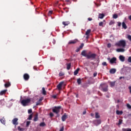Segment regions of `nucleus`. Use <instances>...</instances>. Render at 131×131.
Listing matches in <instances>:
<instances>
[{"label":"nucleus","mask_w":131,"mask_h":131,"mask_svg":"<svg viewBox=\"0 0 131 131\" xmlns=\"http://www.w3.org/2000/svg\"><path fill=\"white\" fill-rule=\"evenodd\" d=\"M95 117L96 118H100V115H99V113H96Z\"/></svg>","instance_id":"obj_33"},{"label":"nucleus","mask_w":131,"mask_h":131,"mask_svg":"<svg viewBox=\"0 0 131 131\" xmlns=\"http://www.w3.org/2000/svg\"><path fill=\"white\" fill-rule=\"evenodd\" d=\"M84 46V44L83 43H82L81 45H80V46H79V48H80V49H82L83 48V46Z\"/></svg>","instance_id":"obj_37"},{"label":"nucleus","mask_w":131,"mask_h":131,"mask_svg":"<svg viewBox=\"0 0 131 131\" xmlns=\"http://www.w3.org/2000/svg\"><path fill=\"white\" fill-rule=\"evenodd\" d=\"M113 18L114 19H117V18H118V15L116 14H115L113 15Z\"/></svg>","instance_id":"obj_34"},{"label":"nucleus","mask_w":131,"mask_h":131,"mask_svg":"<svg viewBox=\"0 0 131 131\" xmlns=\"http://www.w3.org/2000/svg\"><path fill=\"white\" fill-rule=\"evenodd\" d=\"M31 102V99L30 98H28L27 99H23L21 101V104L23 105V106H27L29 103Z\"/></svg>","instance_id":"obj_4"},{"label":"nucleus","mask_w":131,"mask_h":131,"mask_svg":"<svg viewBox=\"0 0 131 131\" xmlns=\"http://www.w3.org/2000/svg\"><path fill=\"white\" fill-rule=\"evenodd\" d=\"M80 70V69L77 68L74 72V75H77L78 74V72Z\"/></svg>","instance_id":"obj_21"},{"label":"nucleus","mask_w":131,"mask_h":131,"mask_svg":"<svg viewBox=\"0 0 131 131\" xmlns=\"http://www.w3.org/2000/svg\"><path fill=\"white\" fill-rule=\"evenodd\" d=\"M51 43H53V45H55V43H56V40H55V39H53V40H52Z\"/></svg>","instance_id":"obj_42"},{"label":"nucleus","mask_w":131,"mask_h":131,"mask_svg":"<svg viewBox=\"0 0 131 131\" xmlns=\"http://www.w3.org/2000/svg\"><path fill=\"white\" fill-rule=\"evenodd\" d=\"M91 31L92 30L88 29L85 32V35H90V33H91Z\"/></svg>","instance_id":"obj_24"},{"label":"nucleus","mask_w":131,"mask_h":131,"mask_svg":"<svg viewBox=\"0 0 131 131\" xmlns=\"http://www.w3.org/2000/svg\"><path fill=\"white\" fill-rule=\"evenodd\" d=\"M116 72V69H112L110 70V73L111 74H114Z\"/></svg>","instance_id":"obj_15"},{"label":"nucleus","mask_w":131,"mask_h":131,"mask_svg":"<svg viewBox=\"0 0 131 131\" xmlns=\"http://www.w3.org/2000/svg\"><path fill=\"white\" fill-rule=\"evenodd\" d=\"M115 22L113 21H111L109 23V25H113L114 24Z\"/></svg>","instance_id":"obj_43"},{"label":"nucleus","mask_w":131,"mask_h":131,"mask_svg":"<svg viewBox=\"0 0 131 131\" xmlns=\"http://www.w3.org/2000/svg\"><path fill=\"white\" fill-rule=\"evenodd\" d=\"M11 86V83L10 82H8L5 84V88H9V86Z\"/></svg>","instance_id":"obj_27"},{"label":"nucleus","mask_w":131,"mask_h":131,"mask_svg":"<svg viewBox=\"0 0 131 131\" xmlns=\"http://www.w3.org/2000/svg\"><path fill=\"white\" fill-rule=\"evenodd\" d=\"M38 120V114H36L34 118V121H37Z\"/></svg>","instance_id":"obj_20"},{"label":"nucleus","mask_w":131,"mask_h":131,"mask_svg":"<svg viewBox=\"0 0 131 131\" xmlns=\"http://www.w3.org/2000/svg\"><path fill=\"white\" fill-rule=\"evenodd\" d=\"M60 109H61V106H55L54 108H53L52 111L54 113L58 114L60 112Z\"/></svg>","instance_id":"obj_6"},{"label":"nucleus","mask_w":131,"mask_h":131,"mask_svg":"<svg viewBox=\"0 0 131 131\" xmlns=\"http://www.w3.org/2000/svg\"><path fill=\"white\" fill-rule=\"evenodd\" d=\"M128 19H129V20H130V21H131V15H129L128 16Z\"/></svg>","instance_id":"obj_62"},{"label":"nucleus","mask_w":131,"mask_h":131,"mask_svg":"<svg viewBox=\"0 0 131 131\" xmlns=\"http://www.w3.org/2000/svg\"><path fill=\"white\" fill-rule=\"evenodd\" d=\"M17 129H18V130H20V131L24 130V128H21V127H20V126H18Z\"/></svg>","instance_id":"obj_35"},{"label":"nucleus","mask_w":131,"mask_h":131,"mask_svg":"<svg viewBox=\"0 0 131 131\" xmlns=\"http://www.w3.org/2000/svg\"><path fill=\"white\" fill-rule=\"evenodd\" d=\"M59 131H64V127H62L60 129Z\"/></svg>","instance_id":"obj_54"},{"label":"nucleus","mask_w":131,"mask_h":131,"mask_svg":"<svg viewBox=\"0 0 131 131\" xmlns=\"http://www.w3.org/2000/svg\"><path fill=\"white\" fill-rule=\"evenodd\" d=\"M62 24L63 25H64V26H68V25L70 24V21H63Z\"/></svg>","instance_id":"obj_19"},{"label":"nucleus","mask_w":131,"mask_h":131,"mask_svg":"<svg viewBox=\"0 0 131 131\" xmlns=\"http://www.w3.org/2000/svg\"><path fill=\"white\" fill-rule=\"evenodd\" d=\"M115 46L116 47H121V48H124L126 47V41L125 40H120L117 43H116Z\"/></svg>","instance_id":"obj_2"},{"label":"nucleus","mask_w":131,"mask_h":131,"mask_svg":"<svg viewBox=\"0 0 131 131\" xmlns=\"http://www.w3.org/2000/svg\"><path fill=\"white\" fill-rule=\"evenodd\" d=\"M53 14V11H49L48 12V16H51Z\"/></svg>","instance_id":"obj_41"},{"label":"nucleus","mask_w":131,"mask_h":131,"mask_svg":"<svg viewBox=\"0 0 131 131\" xmlns=\"http://www.w3.org/2000/svg\"><path fill=\"white\" fill-rule=\"evenodd\" d=\"M127 107L128 109H131V105L129 104H127Z\"/></svg>","instance_id":"obj_44"},{"label":"nucleus","mask_w":131,"mask_h":131,"mask_svg":"<svg viewBox=\"0 0 131 131\" xmlns=\"http://www.w3.org/2000/svg\"><path fill=\"white\" fill-rule=\"evenodd\" d=\"M127 38H128V39L131 41V35H127Z\"/></svg>","instance_id":"obj_38"},{"label":"nucleus","mask_w":131,"mask_h":131,"mask_svg":"<svg viewBox=\"0 0 131 131\" xmlns=\"http://www.w3.org/2000/svg\"><path fill=\"white\" fill-rule=\"evenodd\" d=\"M85 114H86V111H84L83 112V115H84Z\"/></svg>","instance_id":"obj_59"},{"label":"nucleus","mask_w":131,"mask_h":131,"mask_svg":"<svg viewBox=\"0 0 131 131\" xmlns=\"http://www.w3.org/2000/svg\"><path fill=\"white\" fill-rule=\"evenodd\" d=\"M107 59L110 61V64L116 63V61H117V58H116V57H113L112 58L108 57Z\"/></svg>","instance_id":"obj_5"},{"label":"nucleus","mask_w":131,"mask_h":131,"mask_svg":"<svg viewBox=\"0 0 131 131\" xmlns=\"http://www.w3.org/2000/svg\"><path fill=\"white\" fill-rule=\"evenodd\" d=\"M122 78H124V77H120L119 79H122Z\"/></svg>","instance_id":"obj_64"},{"label":"nucleus","mask_w":131,"mask_h":131,"mask_svg":"<svg viewBox=\"0 0 131 131\" xmlns=\"http://www.w3.org/2000/svg\"><path fill=\"white\" fill-rule=\"evenodd\" d=\"M50 117H53L54 116V114H53V113H50Z\"/></svg>","instance_id":"obj_50"},{"label":"nucleus","mask_w":131,"mask_h":131,"mask_svg":"<svg viewBox=\"0 0 131 131\" xmlns=\"http://www.w3.org/2000/svg\"><path fill=\"white\" fill-rule=\"evenodd\" d=\"M29 75H28V74L26 73L24 75V79L26 81L28 80V79H29Z\"/></svg>","instance_id":"obj_10"},{"label":"nucleus","mask_w":131,"mask_h":131,"mask_svg":"<svg viewBox=\"0 0 131 131\" xmlns=\"http://www.w3.org/2000/svg\"><path fill=\"white\" fill-rule=\"evenodd\" d=\"M63 83H64V82L62 81L59 82V83L57 85V88L58 89V91H61V90H62V86L63 85Z\"/></svg>","instance_id":"obj_7"},{"label":"nucleus","mask_w":131,"mask_h":131,"mask_svg":"<svg viewBox=\"0 0 131 131\" xmlns=\"http://www.w3.org/2000/svg\"><path fill=\"white\" fill-rule=\"evenodd\" d=\"M39 105H40V101H37L36 104V106H38Z\"/></svg>","instance_id":"obj_48"},{"label":"nucleus","mask_w":131,"mask_h":131,"mask_svg":"<svg viewBox=\"0 0 131 131\" xmlns=\"http://www.w3.org/2000/svg\"><path fill=\"white\" fill-rule=\"evenodd\" d=\"M57 96H58V95H53L52 98H53V99H57Z\"/></svg>","instance_id":"obj_49"},{"label":"nucleus","mask_w":131,"mask_h":131,"mask_svg":"<svg viewBox=\"0 0 131 131\" xmlns=\"http://www.w3.org/2000/svg\"><path fill=\"white\" fill-rule=\"evenodd\" d=\"M70 68H71V63H67V70H70Z\"/></svg>","instance_id":"obj_17"},{"label":"nucleus","mask_w":131,"mask_h":131,"mask_svg":"<svg viewBox=\"0 0 131 131\" xmlns=\"http://www.w3.org/2000/svg\"><path fill=\"white\" fill-rule=\"evenodd\" d=\"M97 74H98V73L95 72L93 74L94 77H96L97 76Z\"/></svg>","instance_id":"obj_51"},{"label":"nucleus","mask_w":131,"mask_h":131,"mask_svg":"<svg viewBox=\"0 0 131 131\" xmlns=\"http://www.w3.org/2000/svg\"><path fill=\"white\" fill-rule=\"evenodd\" d=\"M118 26H119V27H120V26H121V23L120 22H118Z\"/></svg>","instance_id":"obj_52"},{"label":"nucleus","mask_w":131,"mask_h":131,"mask_svg":"<svg viewBox=\"0 0 131 131\" xmlns=\"http://www.w3.org/2000/svg\"><path fill=\"white\" fill-rule=\"evenodd\" d=\"M122 26L124 29H126L127 28V26H126V24H125V23L124 22L122 23Z\"/></svg>","instance_id":"obj_23"},{"label":"nucleus","mask_w":131,"mask_h":131,"mask_svg":"<svg viewBox=\"0 0 131 131\" xmlns=\"http://www.w3.org/2000/svg\"><path fill=\"white\" fill-rule=\"evenodd\" d=\"M46 125H47L46 124V123H45V122H41L39 124V126H41V127L46 126Z\"/></svg>","instance_id":"obj_30"},{"label":"nucleus","mask_w":131,"mask_h":131,"mask_svg":"<svg viewBox=\"0 0 131 131\" xmlns=\"http://www.w3.org/2000/svg\"><path fill=\"white\" fill-rule=\"evenodd\" d=\"M111 47V43H108L107 44V48H110Z\"/></svg>","instance_id":"obj_55"},{"label":"nucleus","mask_w":131,"mask_h":131,"mask_svg":"<svg viewBox=\"0 0 131 131\" xmlns=\"http://www.w3.org/2000/svg\"><path fill=\"white\" fill-rule=\"evenodd\" d=\"M122 131H131V128H123L122 129Z\"/></svg>","instance_id":"obj_29"},{"label":"nucleus","mask_w":131,"mask_h":131,"mask_svg":"<svg viewBox=\"0 0 131 131\" xmlns=\"http://www.w3.org/2000/svg\"><path fill=\"white\" fill-rule=\"evenodd\" d=\"M119 59L120 60V61H121L122 62H124V60H125V57H124V56H122V55H120L119 56Z\"/></svg>","instance_id":"obj_16"},{"label":"nucleus","mask_w":131,"mask_h":131,"mask_svg":"<svg viewBox=\"0 0 131 131\" xmlns=\"http://www.w3.org/2000/svg\"><path fill=\"white\" fill-rule=\"evenodd\" d=\"M116 114H117V115H122V114H123V112L122 111L117 110Z\"/></svg>","instance_id":"obj_13"},{"label":"nucleus","mask_w":131,"mask_h":131,"mask_svg":"<svg viewBox=\"0 0 131 131\" xmlns=\"http://www.w3.org/2000/svg\"><path fill=\"white\" fill-rule=\"evenodd\" d=\"M76 42H78V40L75 39V40H71L69 42V45H75Z\"/></svg>","instance_id":"obj_9"},{"label":"nucleus","mask_w":131,"mask_h":131,"mask_svg":"<svg viewBox=\"0 0 131 131\" xmlns=\"http://www.w3.org/2000/svg\"><path fill=\"white\" fill-rule=\"evenodd\" d=\"M99 89L102 91V92H108V84L106 83L101 84L99 86Z\"/></svg>","instance_id":"obj_3"},{"label":"nucleus","mask_w":131,"mask_h":131,"mask_svg":"<svg viewBox=\"0 0 131 131\" xmlns=\"http://www.w3.org/2000/svg\"><path fill=\"white\" fill-rule=\"evenodd\" d=\"M117 52L118 53H123L125 51V50L123 48H118L116 50Z\"/></svg>","instance_id":"obj_11"},{"label":"nucleus","mask_w":131,"mask_h":131,"mask_svg":"<svg viewBox=\"0 0 131 131\" xmlns=\"http://www.w3.org/2000/svg\"><path fill=\"white\" fill-rule=\"evenodd\" d=\"M18 118H14L12 121L13 124H14V125H18Z\"/></svg>","instance_id":"obj_8"},{"label":"nucleus","mask_w":131,"mask_h":131,"mask_svg":"<svg viewBox=\"0 0 131 131\" xmlns=\"http://www.w3.org/2000/svg\"><path fill=\"white\" fill-rule=\"evenodd\" d=\"M104 17H105V15H104V14H100L99 15L98 18L99 19H103V18H104Z\"/></svg>","instance_id":"obj_25"},{"label":"nucleus","mask_w":131,"mask_h":131,"mask_svg":"<svg viewBox=\"0 0 131 131\" xmlns=\"http://www.w3.org/2000/svg\"><path fill=\"white\" fill-rule=\"evenodd\" d=\"M81 55L83 56V57H85L87 59H92V60H95V59H96V57H97V54L93 53L91 51H89L86 53V51L85 50L82 51Z\"/></svg>","instance_id":"obj_1"},{"label":"nucleus","mask_w":131,"mask_h":131,"mask_svg":"<svg viewBox=\"0 0 131 131\" xmlns=\"http://www.w3.org/2000/svg\"><path fill=\"white\" fill-rule=\"evenodd\" d=\"M67 118V115H66V114H64V115L61 117L62 121H65Z\"/></svg>","instance_id":"obj_14"},{"label":"nucleus","mask_w":131,"mask_h":131,"mask_svg":"<svg viewBox=\"0 0 131 131\" xmlns=\"http://www.w3.org/2000/svg\"><path fill=\"white\" fill-rule=\"evenodd\" d=\"M0 121L1 123H3V124H6V120H5V119H1Z\"/></svg>","instance_id":"obj_28"},{"label":"nucleus","mask_w":131,"mask_h":131,"mask_svg":"<svg viewBox=\"0 0 131 131\" xmlns=\"http://www.w3.org/2000/svg\"><path fill=\"white\" fill-rule=\"evenodd\" d=\"M77 82L79 85L81 84V79L80 78L77 79Z\"/></svg>","instance_id":"obj_26"},{"label":"nucleus","mask_w":131,"mask_h":131,"mask_svg":"<svg viewBox=\"0 0 131 131\" xmlns=\"http://www.w3.org/2000/svg\"><path fill=\"white\" fill-rule=\"evenodd\" d=\"M90 38V35H86V39H89Z\"/></svg>","instance_id":"obj_60"},{"label":"nucleus","mask_w":131,"mask_h":131,"mask_svg":"<svg viewBox=\"0 0 131 131\" xmlns=\"http://www.w3.org/2000/svg\"><path fill=\"white\" fill-rule=\"evenodd\" d=\"M128 62H129V63H131V57L129 56L128 58Z\"/></svg>","instance_id":"obj_45"},{"label":"nucleus","mask_w":131,"mask_h":131,"mask_svg":"<svg viewBox=\"0 0 131 131\" xmlns=\"http://www.w3.org/2000/svg\"><path fill=\"white\" fill-rule=\"evenodd\" d=\"M33 69H34V70H37V68H36L35 67H33Z\"/></svg>","instance_id":"obj_63"},{"label":"nucleus","mask_w":131,"mask_h":131,"mask_svg":"<svg viewBox=\"0 0 131 131\" xmlns=\"http://www.w3.org/2000/svg\"><path fill=\"white\" fill-rule=\"evenodd\" d=\"M97 123H98V124H101V120H97Z\"/></svg>","instance_id":"obj_57"},{"label":"nucleus","mask_w":131,"mask_h":131,"mask_svg":"<svg viewBox=\"0 0 131 131\" xmlns=\"http://www.w3.org/2000/svg\"><path fill=\"white\" fill-rule=\"evenodd\" d=\"M28 113H29V114H30V113H32V109L29 110Z\"/></svg>","instance_id":"obj_46"},{"label":"nucleus","mask_w":131,"mask_h":131,"mask_svg":"<svg viewBox=\"0 0 131 131\" xmlns=\"http://www.w3.org/2000/svg\"><path fill=\"white\" fill-rule=\"evenodd\" d=\"M95 5L97 6V7H100L101 6V5L98 4H95Z\"/></svg>","instance_id":"obj_61"},{"label":"nucleus","mask_w":131,"mask_h":131,"mask_svg":"<svg viewBox=\"0 0 131 131\" xmlns=\"http://www.w3.org/2000/svg\"><path fill=\"white\" fill-rule=\"evenodd\" d=\"M42 95H44L45 96H46V95H47V91H46V89H45V88H42Z\"/></svg>","instance_id":"obj_22"},{"label":"nucleus","mask_w":131,"mask_h":131,"mask_svg":"<svg viewBox=\"0 0 131 131\" xmlns=\"http://www.w3.org/2000/svg\"><path fill=\"white\" fill-rule=\"evenodd\" d=\"M63 75H65V74L63 72L61 71L59 72V76H63Z\"/></svg>","instance_id":"obj_31"},{"label":"nucleus","mask_w":131,"mask_h":131,"mask_svg":"<svg viewBox=\"0 0 131 131\" xmlns=\"http://www.w3.org/2000/svg\"><path fill=\"white\" fill-rule=\"evenodd\" d=\"M33 115L31 114L29 116V117L28 118V120H31L32 119Z\"/></svg>","instance_id":"obj_32"},{"label":"nucleus","mask_w":131,"mask_h":131,"mask_svg":"<svg viewBox=\"0 0 131 131\" xmlns=\"http://www.w3.org/2000/svg\"><path fill=\"white\" fill-rule=\"evenodd\" d=\"M7 90H4L0 92V96H3V95H5L6 93L7 92Z\"/></svg>","instance_id":"obj_12"},{"label":"nucleus","mask_w":131,"mask_h":131,"mask_svg":"<svg viewBox=\"0 0 131 131\" xmlns=\"http://www.w3.org/2000/svg\"><path fill=\"white\" fill-rule=\"evenodd\" d=\"M79 51H80V48H78V49H77L76 50V52L77 53H78V52Z\"/></svg>","instance_id":"obj_53"},{"label":"nucleus","mask_w":131,"mask_h":131,"mask_svg":"<svg viewBox=\"0 0 131 131\" xmlns=\"http://www.w3.org/2000/svg\"><path fill=\"white\" fill-rule=\"evenodd\" d=\"M122 123V120L119 119V120L118 125H120V124H121Z\"/></svg>","instance_id":"obj_40"},{"label":"nucleus","mask_w":131,"mask_h":131,"mask_svg":"<svg viewBox=\"0 0 131 131\" xmlns=\"http://www.w3.org/2000/svg\"><path fill=\"white\" fill-rule=\"evenodd\" d=\"M88 20L89 21H92V20H93V18H91V17H89V18H88Z\"/></svg>","instance_id":"obj_56"},{"label":"nucleus","mask_w":131,"mask_h":131,"mask_svg":"<svg viewBox=\"0 0 131 131\" xmlns=\"http://www.w3.org/2000/svg\"><path fill=\"white\" fill-rule=\"evenodd\" d=\"M116 82V81L110 82V83L111 88H113V86H115Z\"/></svg>","instance_id":"obj_18"},{"label":"nucleus","mask_w":131,"mask_h":131,"mask_svg":"<svg viewBox=\"0 0 131 131\" xmlns=\"http://www.w3.org/2000/svg\"><path fill=\"white\" fill-rule=\"evenodd\" d=\"M31 123V122H30V121H27V124H26L27 127H28V126H29Z\"/></svg>","instance_id":"obj_36"},{"label":"nucleus","mask_w":131,"mask_h":131,"mask_svg":"<svg viewBox=\"0 0 131 131\" xmlns=\"http://www.w3.org/2000/svg\"><path fill=\"white\" fill-rule=\"evenodd\" d=\"M103 22L101 21L99 23V26H103Z\"/></svg>","instance_id":"obj_47"},{"label":"nucleus","mask_w":131,"mask_h":131,"mask_svg":"<svg viewBox=\"0 0 131 131\" xmlns=\"http://www.w3.org/2000/svg\"><path fill=\"white\" fill-rule=\"evenodd\" d=\"M102 65L103 66H107V62H106L105 61L103 62L102 63Z\"/></svg>","instance_id":"obj_39"},{"label":"nucleus","mask_w":131,"mask_h":131,"mask_svg":"<svg viewBox=\"0 0 131 131\" xmlns=\"http://www.w3.org/2000/svg\"><path fill=\"white\" fill-rule=\"evenodd\" d=\"M128 89L129 90L130 94H131V86H128Z\"/></svg>","instance_id":"obj_58"}]
</instances>
